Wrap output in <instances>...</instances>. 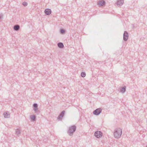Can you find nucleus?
<instances>
[{
	"mask_svg": "<svg viewBox=\"0 0 147 147\" xmlns=\"http://www.w3.org/2000/svg\"><path fill=\"white\" fill-rule=\"evenodd\" d=\"M122 130L120 128L116 129L114 133L115 137L117 138H120L122 134Z\"/></svg>",
	"mask_w": 147,
	"mask_h": 147,
	"instance_id": "nucleus-1",
	"label": "nucleus"
},
{
	"mask_svg": "<svg viewBox=\"0 0 147 147\" xmlns=\"http://www.w3.org/2000/svg\"><path fill=\"white\" fill-rule=\"evenodd\" d=\"M76 127L75 125H72L70 126L67 131L68 133L70 136H72L73 133L76 131Z\"/></svg>",
	"mask_w": 147,
	"mask_h": 147,
	"instance_id": "nucleus-2",
	"label": "nucleus"
},
{
	"mask_svg": "<svg viewBox=\"0 0 147 147\" xmlns=\"http://www.w3.org/2000/svg\"><path fill=\"white\" fill-rule=\"evenodd\" d=\"M102 109L100 108L97 109L93 111V113L96 115H98L101 112Z\"/></svg>",
	"mask_w": 147,
	"mask_h": 147,
	"instance_id": "nucleus-3",
	"label": "nucleus"
},
{
	"mask_svg": "<svg viewBox=\"0 0 147 147\" xmlns=\"http://www.w3.org/2000/svg\"><path fill=\"white\" fill-rule=\"evenodd\" d=\"M95 136L98 138H101L102 136V133L100 131H96L94 133Z\"/></svg>",
	"mask_w": 147,
	"mask_h": 147,
	"instance_id": "nucleus-4",
	"label": "nucleus"
},
{
	"mask_svg": "<svg viewBox=\"0 0 147 147\" xmlns=\"http://www.w3.org/2000/svg\"><path fill=\"white\" fill-rule=\"evenodd\" d=\"M129 34L127 32L125 31L123 35V40L125 41H127L128 39Z\"/></svg>",
	"mask_w": 147,
	"mask_h": 147,
	"instance_id": "nucleus-5",
	"label": "nucleus"
},
{
	"mask_svg": "<svg viewBox=\"0 0 147 147\" xmlns=\"http://www.w3.org/2000/svg\"><path fill=\"white\" fill-rule=\"evenodd\" d=\"M3 115L4 116V117L5 118H8L10 117V113L9 112V111H6L5 112L3 113Z\"/></svg>",
	"mask_w": 147,
	"mask_h": 147,
	"instance_id": "nucleus-6",
	"label": "nucleus"
},
{
	"mask_svg": "<svg viewBox=\"0 0 147 147\" xmlns=\"http://www.w3.org/2000/svg\"><path fill=\"white\" fill-rule=\"evenodd\" d=\"M65 111H63L57 117V119H62L63 116L64 115Z\"/></svg>",
	"mask_w": 147,
	"mask_h": 147,
	"instance_id": "nucleus-7",
	"label": "nucleus"
},
{
	"mask_svg": "<svg viewBox=\"0 0 147 147\" xmlns=\"http://www.w3.org/2000/svg\"><path fill=\"white\" fill-rule=\"evenodd\" d=\"M44 12L46 15H49L51 14V11L50 9H47L45 10Z\"/></svg>",
	"mask_w": 147,
	"mask_h": 147,
	"instance_id": "nucleus-8",
	"label": "nucleus"
},
{
	"mask_svg": "<svg viewBox=\"0 0 147 147\" xmlns=\"http://www.w3.org/2000/svg\"><path fill=\"white\" fill-rule=\"evenodd\" d=\"M124 3L123 0H118L117 2V4L119 6H121Z\"/></svg>",
	"mask_w": 147,
	"mask_h": 147,
	"instance_id": "nucleus-9",
	"label": "nucleus"
},
{
	"mask_svg": "<svg viewBox=\"0 0 147 147\" xmlns=\"http://www.w3.org/2000/svg\"><path fill=\"white\" fill-rule=\"evenodd\" d=\"M105 2L103 0H100L98 1V4L100 6H102L105 4Z\"/></svg>",
	"mask_w": 147,
	"mask_h": 147,
	"instance_id": "nucleus-10",
	"label": "nucleus"
},
{
	"mask_svg": "<svg viewBox=\"0 0 147 147\" xmlns=\"http://www.w3.org/2000/svg\"><path fill=\"white\" fill-rule=\"evenodd\" d=\"M33 109L35 112L38 110V104L37 103H34L33 105Z\"/></svg>",
	"mask_w": 147,
	"mask_h": 147,
	"instance_id": "nucleus-11",
	"label": "nucleus"
},
{
	"mask_svg": "<svg viewBox=\"0 0 147 147\" xmlns=\"http://www.w3.org/2000/svg\"><path fill=\"white\" fill-rule=\"evenodd\" d=\"M13 29L15 31H18L20 29V26L18 25H15L14 26Z\"/></svg>",
	"mask_w": 147,
	"mask_h": 147,
	"instance_id": "nucleus-12",
	"label": "nucleus"
},
{
	"mask_svg": "<svg viewBox=\"0 0 147 147\" xmlns=\"http://www.w3.org/2000/svg\"><path fill=\"white\" fill-rule=\"evenodd\" d=\"M58 47L61 49H62L64 47V45L61 42H59L57 44Z\"/></svg>",
	"mask_w": 147,
	"mask_h": 147,
	"instance_id": "nucleus-13",
	"label": "nucleus"
},
{
	"mask_svg": "<svg viewBox=\"0 0 147 147\" xmlns=\"http://www.w3.org/2000/svg\"><path fill=\"white\" fill-rule=\"evenodd\" d=\"M126 87L124 86L120 90V92L122 93H124L126 91Z\"/></svg>",
	"mask_w": 147,
	"mask_h": 147,
	"instance_id": "nucleus-14",
	"label": "nucleus"
},
{
	"mask_svg": "<svg viewBox=\"0 0 147 147\" xmlns=\"http://www.w3.org/2000/svg\"><path fill=\"white\" fill-rule=\"evenodd\" d=\"M20 130L19 129H16V134L17 135H18L20 134Z\"/></svg>",
	"mask_w": 147,
	"mask_h": 147,
	"instance_id": "nucleus-15",
	"label": "nucleus"
},
{
	"mask_svg": "<svg viewBox=\"0 0 147 147\" xmlns=\"http://www.w3.org/2000/svg\"><path fill=\"white\" fill-rule=\"evenodd\" d=\"M31 119H36V116L35 115H31L30 116Z\"/></svg>",
	"mask_w": 147,
	"mask_h": 147,
	"instance_id": "nucleus-16",
	"label": "nucleus"
},
{
	"mask_svg": "<svg viewBox=\"0 0 147 147\" xmlns=\"http://www.w3.org/2000/svg\"><path fill=\"white\" fill-rule=\"evenodd\" d=\"M86 76V73L84 72H82L81 74V76L82 77H84Z\"/></svg>",
	"mask_w": 147,
	"mask_h": 147,
	"instance_id": "nucleus-17",
	"label": "nucleus"
},
{
	"mask_svg": "<svg viewBox=\"0 0 147 147\" xmlns=\"http://www.w3.org/2000/svg\"><path fill=\"white\" fill-rule=\"evenodd\" d=\"M65 30L63 29H61L60 30V33L61 34H63L65 33Z\"/></svg>",
	"mask_w": 147,
	"mask_h": 147,
	"instance_id": "nucleus-18",
	"label": "nucleus"
},
{
	"mask_svg": "<svg viewBox=\"0 0 147 147\" xmlns=\"http://www.w3.org/2000/svg\"><path fill=\"white\" fill-rule=\"evenodd\" d=\"M22 4L24 6L26 7V6H27V5H28V3L27 2H24L22 3Z\"/></svg>",
	"mask_w": 147,
	"mask_h": 147,
	"instance_id": "nucleus-19",
	"label": "nucleus"
},
{
	"mask_svg": "<svg viewBox=\"0 0 147 147\" xmlns=\"http://www.w3.org/2000/svg\"><path fill=\"white\" fill-rule=\"evenodd\" d=\"M48 140V138L45 139H43V141L45 142H47Z\"/></svg>",
	"mask_w": 147,
	"mask_h": 147,
	"instance_id": "nucleus-20",
	"label": "nucleus"
},
{
	"mask_svg": "<svg viewBox=\"0 0 147 147\" xmlns=\"http://www.w3.org/2000/svg\"><path fill=\"white\" fill-rule=\"evenodd\" d=\"M3 15L2 13L0 14V20L2 19L3 18Z\"/></svg>",
	"mask_w": 147,
	"mask_h": 147,
	"instance_id": "nucleus-21",
	"label": "nucleus"
},
{
	"mask_svg": "<svg viewBox=\"0 0 147 147\" xmlns=\"http://www.w3.org/2000/svg\"><path fill=\"white\" fill-rule=\"evenodd\" d=\"M36 120H31L32 122L35 123Z\"/></svg>",
	"mask_w": 147,
	"mask_h": 147,
	"instance_id": "nucleus-22",
	"label": "nucleus"
},
{
	"mask_svg": "<svg viewBox=\"0 0 147 147\" xmlns=\"http://www.w3.org/2000/svg\"><path fill=\"white\" fill-rule=\"evenodd\" d=\"M146 147H147V145L146 146Z\"/></svg>",
	"mask_w": 147,
	"mask_h": 147,
	"instance_id": "nucleus-23",
	"label": "nucleus"
}]
</instances>
